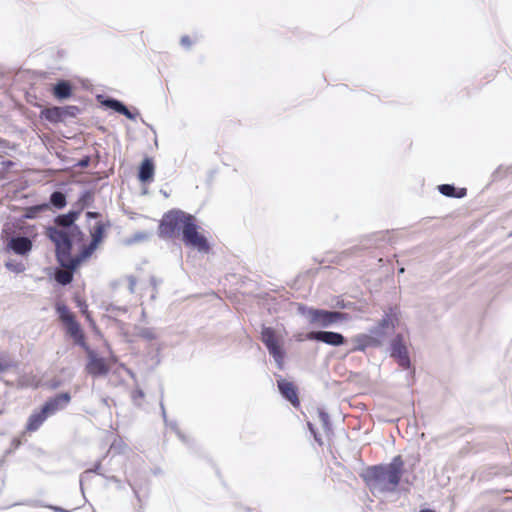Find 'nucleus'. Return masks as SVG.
Masks as SVG:
<instances>
[{"label":"nucleus","instance_id":"f257e3e1","mask_svg":"<svg viewBox=\"0 0 512 512\" xmlns=\"http://www.w3.org/2000/svg\"><path fill=\"white\" fill-rule=\"evenodd\" d=\"M404 463L397 456L388 465L373 466L367 469L366 481L372 490L394 492L401 480Z\"/></svg>","mask_w":512,"mask_h":512},{"label":"nucleus","instance_id":"f03ea898","mask_svg":"<svg viewBox=\"0 0 512 512\" xmlns=\"http://www.w3.org/2000/svg\"><path fill=\"white\" fill-rule=\"evenodd\" d=\"M193 215L181 210H170L165 213L159 224V235L163 238L173 239L182 236L185 226Z\"/></svg>","mask_w":512,"mask_h":512},{"label":"nucleus","instance_id":"7ed1b4c3","mask_svg":"<svg viewBox=\"0 0 512 512\" xmlns=\"http://www.w3.org/2000/svg\"><path fill=\"white\" fill-rule=\"evenodd\" d=\"M60 321L65 326L67 334L73 339L74 343L82 347L88 346L84 331L75 318V315L65 305L56 307Z\"/></svg>","mask_w":512,"mask_h":512},{"label":"nucleus","instance_id":"20e7f679","mask_svg":"<svg viewBox=\"0 0 512 512\" xmlns=\"http://www.w3.org/2000/svg\"><path fill=\"white\" fill-rule=\"evenodd\" d=\"M46 235L55 244L57 260L60 265L64 267V264L67 262L72 250L70 234L64 229L49 227Z\"/></svg>","mask_w":512,"mask_h":512},{"label":"nucleus","instance_id":"39448f33","mask_svg":"<svg viewBox=\"0 0 512 512\" xmlns=\"http://www.w3.org/2000/svg\"><path fill=\"white\" fill-rule=\"evenodd\" d=\"M182 241L187 247L197 249L199 252L208 253L210 245L206 237L200 233L196 218L193 216L182 233Z\"/></svg>","mask_w":512,"mask_h":512},{"label":"nucleus","instance_id":"423d86ee","mask_svg":"<svg viewBox=\"0 0 512 512\" xmlns=\"http://www.w3.org/2000/svg\"><path fill=\"white\" fill-rule=\"evenodd\" d=\"M308 315L312 325L323 328L329 327L346 319V314L344 313L323 309H310L308 311Z\"/></svg>","mask_w":512,"mask_h":512},{"label":"nucleus","instance_id":"0eeeda50","mask_svg":"<svg viewBox=\"0 0 512 512\" xmlns=\"http://www.w3.org/2000/svg\"><path fill=\"white\" fill-rule=\"evenodd\" d=\"M84 351L88 358L86 372L89 375L99 377L108 374L111 367L104 357L98 356L97 353L89 347V345L85 346Z\"/></svg>","mask_w":512,"mask_h":512},{"label":"nucleus","instance_id":"6e6552de","mask_svg":"<svg viewBox=\"0 0 512 512\" xmlns=\"http://www.w3.org/2000/svg\"><path fill=\"white\" fill-rule=\"evenodd\" d=\"M261 340L275 361L281 364L284 358V352L279 343V337L277 336L276 331L271 327H263L261 331Z\"/></svg>","mask_w":512,"mask_h":512},{"label":"nucleus","instance_id":"1a4fd4ad","mask_svg":"<svg viewBox=\"0 0 512 512\" xmlns=\"http://www.w3.org/2000/svg\"><path fill=\"white\" fill-rule=\"evenodd\" d=\"M78 108L76 106H68V107H50L45 108L41 111L40 117L51 122V123H59L64 120L66 116H74L75 111Z\"/></svg>","mask_w":512,"mask_h":512},{"label":"nucleus","instance_id":"9d476101","mask_svg":"<svg viewBox=\"0 0 512 512\" xmlns=\"http://www.w3.org/2000/svg\"><path fill=\"white\" fill-rule=\"evenodd\" d=\"M307 339L323 342L331 346H340L345 343V337L337 332L317 331L307 334Z\"/></svg>","mask_w":512,"mask_h":512},{"label":"nucleus","instance_id":"9b49d317","mask_svg":"<svg viewBox=\"0 0 512 512\" xmlns=\"http://www.w3.org/2000/svg\"><path fill=\"white\" fill-rule=\"evenodd\" d=\"M71 401L69 393L64 392L56 395L55 397L49 398L42 406L49 416L54 415L60 410H63Z\"/></svg>","mask_w":512,"mask_h":512},{"label":"nucleus","instance_id":"f8f14e48","mask_svg":"<svg viewBox=\"0 0 512 512\" xmlns=\"http://www.w3.org/2000/svg\"><path fill=\"white\" fill-rule=\"evenodd\" d=\"M97 247V244L90 241L87 246L82 248L76 257H71V255L69 256L67 262L64 264V268L75 270L82 261L88 259L94 253Z\"/></svg>","mask_w":512,"mask_h":512},{"label":"nucleus","instance_id":"ddd939ff","mask_svg":"<svg viewBox=\"0 0 512 512\" xmlns=\"http://www.w3.org/2000/svg\"><path fill=\"white\" fill-rule=\"evenodd\" d=\"M32 241L27 237H13L7 243V248L15 254L25 255L32 250Z\"/></svg>","mask_w":512,"mask_h":512},{"label":"nucleus","instance_id":"4468645a","mask_svg":"<svg viewBox=\"0 0 512 512\" xmlns=\"http://www.w3.org/2000/svg\"><path fill=\"white\" fill-rule=\"evenodd\" d=\"M392 356L397 359L400 366L408 368L410 359L408 356L407 348L402 343L401 338L398 336L392 343Z\"/></svg>","mask_w":512,"mask_h":512},{"label":"nucleus","instance_id":"2eb2a0df","mask_svg":"<svg viewBox=\"0 0 512 512\" xmlns=\"http://www.w3.org/2000/svg\"><path fill=\"white\" fill-rule=\"evenodd\" d=\"M278 388L282 395L290 401L293 406H299L300 401L298 398L297 388L292 382L287 380L278 381Z\"/></svg>","mask_w":512,"mask_h":512},{"label":"nucleus","instance_id":"dca6fc26","mask_svg":"<svg viewBox=\"0 0 512 512\" xmlns=\"http://www.w3.org/2000/svg\"><path fill=\"white\" fill-rule=\"evenodd\" d=\"M48 417L50 416L43 407L39 411H35L28 418L26 430L30 432L38 430Z\"/></svg>","mask_w":512,"mask_h":512},{"label":"nucleus","instance_id":"f3484780","mask_svg":"<svg viewBox=\"0 0 512 512\" xmlns=\"http://www.w3.org/2000/svg\"><path fill=\"white\" fill-rule=\"evenodd\" d=\"M154 172L155 166L153 160L151 158H145L139 167L138 178L143 183L151 182L153 180Z\"/></svg>","mask_w":512,"mask_h":512},{"label":"nucleus","instance_id":"a211bd4d","mask_svg":"<svg viewBox=\"0 0 512 512\" xmlns=\"http://www.w3.org/2000/svg\"><path fill=\"white\" fill-rule=\"evenodd\" d=\"M52 94L57 99H67L72 95V85L69 81L61 80L52 88Z\"/></svg>","mask_w":512,"mask_h":512},{"label":"nucleus","instance_id":"6ab92c4d","mask_svg":"<svg viewBox=\"0 0 512 512\" xmlns=\"http://www.w3.org/2000/svg\"><path fill=\"white\" fill-rule=\"evenodd\" d=\"M109 227V223H104L102 221L97 222L92 229H90L91 242L97 244L98 246L105 238L106 229Z\"/></svg>","mask_w":512,"mask_h":512},{"label":"nucleus","instance_id":"aec40b11","mask_svg":"<svg viewBox=\"0 0 512 512\" xmlns=\"http://www.w3.org/2000/svg\"><path fill=\"white\" fill-rule=\"evenodd\" d=\"M80 211L72 210L67 214L58 215L54 222L56 225L67 228L74 224V222L79 218Z\"/></svg>","mask_w":512,"mask_h":512},{"label":"nucleus","instance_id":"412c9836","mask_svg":"<svg viewBox=\"0 0 512 512\" xmlns=\"http://www.w3.org/2000/svg\"><path fill=\"white\" fill-rule=\"evenodd\" d=\"M438 190L444 196L453 197V198H463L467 194L466 188L456 189L453 185H450V184L439 185Z\"/></svg>","mask_w":512,"mask_h":512},{"label":"nucleus","instance_id":"4be33fe9","mask_svg":"<svg viewBox=\"0 0 512 512\" xmlns=\"http://www.w3.org/2000/svg\"><path fill=\"white\" fill-rule=\"evenodd\" d=\"M73 271L68 268L59 269L55 272V280L61 285H68L73 280Z\"/></svg>","mask_w":512,"mask_h":512},{"label":"nucleus","instance_id":"5701e85b","mask_svg":"<svg viewBox=\"0 0 512 512\" xmlns=\"http://www.w3.org/2000/svg\"><path fill=\"white\" fill-rule=\"evenodd\" d=\"M50 204L57 209L64 208L67 204L65 194L60 191L53 192L50 196Z\"/></svg>","mask_w":512,"mask_h":512},{"label":"nucleus","instance_id":"b1692460","mask_svg":"<svg viewBox=\"0 0 512 512\" xmlns=\"http://www.w3.org/2000/svg\"><path fill=\"white\" fill-rule=\"evenodd\" d=\"M309 426H310V430H311V432L314 434V438H315V440H316V442H317V444H318L319 446H325V445H328V446H329V445L331 444V443H330L331 436H330V432H329L328 430H326V429H325V430H324V434H323V435H321V434L317 433V432L312 428V426H311V425H309Z\"/></svg>","mask_w":512,"mask_h":512},{"label":"nucleus","instance_id":"393cba45","mask_svg":"<svg viewBox=\"0 0 512 512\" xmlns=\"http://www.w3.org/2000/svg\"><path fill=\"white\" fill-rule=\"evenodd\" d=\"M48 209H49V204H47V203L28 207L26 209L25 217L26 218H34L37 216L38 213L48 210Z\"/></svg>","mask_w":512,"mask_h":512},{"label":"nucleus","instance_id":"a878e982","mask_svg":"<svg viewBox=\"0 0 512 512\" xmlns=\"http://www.w3.org/2000/svg\"><path fill=\"white\" fill-rule=\"evenodd\" d=\"M14 366V361L7 354L0 352V372L7 371Z\"/></svg>","mask_w":512,"mask_h":512},{"label":"nucleus","instance_id":"bb28decb","mask_svg":"<svg viewBox=\"0 0 512 512\" xmlns=\"http://www.w3.org/2000/svg\"><path fill=\"white\" fill-rule=\"evenodd\" d=\"M93 200V195L91 192L89 191H86L84 192L78 202H77V205H78V209L76 211H80V213L82 212V210L88 206L90 204V202Z\"/></svg>","mask_w":512,"mask_h":512},{"label":"nucleus","instance_id":"cd10ccee","mask_svg":"<svg viewBox=\"0 0 512 512\" xmlns=\"http://www.w3.org/2000/svg\"><path fill=\"white\" fill-rule=\"evenodd\" d=\"M372 338L368 335H360L356 338V342L358 343L357 347L354 350L364 351L365 348L371 344Z\"/></svg>","mask_w":512,"mask_h":512},{"label":"nucleus","instance_id":"c85d7f7f","mask_svg":"<svg viewBox=\"0 0 512 512\" xmlns=\"http://www.w3.org/2000/svg\"><path fill=\"white\" fill-rule=\"evenodd\" d=\"M106 105L113 109L114 111L120 113L121 110H124V106L121 102L117 101V100H114V99H111V100H107L106 101Z\"/></svg>","mask_w":512,"mask_h":512},{"label":"nucleus","instance_id":"c756f323","mask_svg":"<svg viewBox=\"0 0 512 512\" xmlns=\"http://www.w3.org/2000/svg\"><path fill=\"white\" fill-rule=\"evenodd\" d=\"M180 43L185 47H190L193 44V40L190 36L185 35L181 37Z\"/></svg>","mask_w":512,"mask_h":512},{"label":"nucleus","instance_id":"7c9ffc66","mask_svg":"<svg viewBox=\"0 0 512 512\" xmlns=\"http://www.w3.org/2000/svg\"><path fill=\"white\" fill-rule=\"evenodd\" d=\"M132 397L134 401H137L138 399H142L144 397V393L141 390H135L133 391Z\"/></svg>","mask_w":512,"mask_h":512},{"label":"nucleus","instance_id":"2f4dec72","mask_svg":"<svg viewBox=\"0 0 512 512\" xmlns=\"http://www.w3.org/2000/svg\"><path fill=\"white\" fill-rule=\"evenodd\" d=\"M120 114L126 116L129 119H134V115L129 111V109L124 106V110H121Z\"/></svg>","mask_w":512,"mask_h":512},{"label":"nucleus","instance_id":"473e14b6","mask_svg":"<svg viewBox=\"0 0 512 512\" xmlns=\"http://www.w3.org/2000/svg\"><path fill=\"white\" fill-rule=\"evenodd\" d=\"M83 313L85 314L86 316V319L92 324V325H95V322L94 320L92 319L90 313L87 311V310H84Z\"/></svg>","mask_w":512,"mask_h":512},{"label":"nucleus","instance_id":"72a5a7b5","mask_svg":"<svg viewBox=\"0 0 512 512\" xmlns=\"http://www.w3.org/2000/svg\"><path fill=\"white\" fill-rule=\"evenodd\" d=\"M86 216H87V218H96V217L99 216V213H97V212H90L89 211V212L86 213Z\"/></svg>","mask_w":512,"mask_h":512},{"label":"nucleus","instance_id":"f704fd0d","mask_svg":"<svg viewBox=\"0 0 512 512\" xmlns=\"http://www.w3.org/2000/svg\"><path fill=\"white\" fill-rule=\"evenodd\" d=\"M145 336L148 338H155V336L152 333H145Z\"/></svg>","mask_w":512,"mask_h":512},{"label":"nucleus","instance_id":"c9c22d12","mask_svg":"<svg viewBox=\"0 0 512 512\" xmlns=\"http://www.w3.org/2000/svg\"><path fill=\"white\" fill-rule=\"evenodd\" d=\"M419 512H435V511L432 509H422Z\"/></svg>","mask_w":512,"mask_h":512},{"label":"nucleus","instance_id":"e433bc0d","mask_svg":"<svg viewBox=\"0 0 512 512\" xmlns=\"http://www.w3.org/2000/svg\"><path fill=\"white\" fill-rule=\"evenodd\" d=\"M116 444L115 442L111 444L110 448H115Z\"/></svg>","mask_w":512,"mask_h":512}]
</instances>
